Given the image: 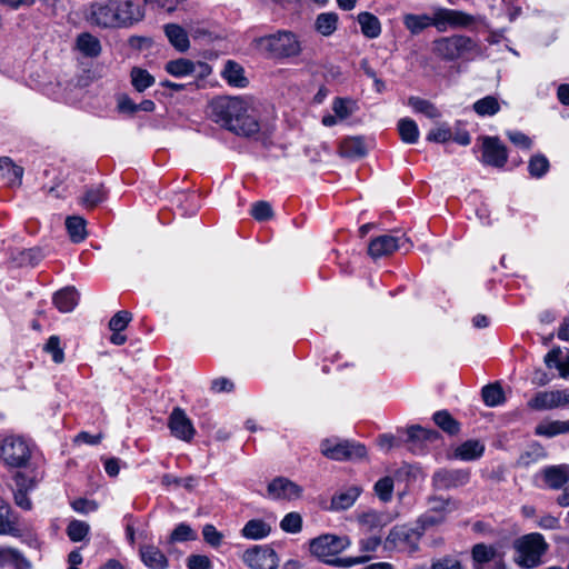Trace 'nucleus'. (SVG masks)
I'll return each instance as SVG.
<instances>
[{
  "instance_id": "nucleus-1",
  "label": "nucleus",
  "mask_w": 569,
  "mask_h": 569,
  "mask_svg": "<svg viewBox=\"0 0 569 569\" xmlns=\"http://www.w3.org/2000/svg\"><path fill=\"white\" fill-rule=\"evenodd\" d=\"M210 110L214 122L237 136L248 138L260 130L258 120L248 114V106L239 97H216L210 102Z\"/></svg>"
},
{
  "instance_id": "nucleus-2",
  "label": "nucleus",
  "mask_w": 569,
  "mask_h": 569,
  "mask_svg": "<svg viewBox=\"0 0 569 569\" xmlns=\"http://www.w3.org/2000/svg\"><path fill=\"white\" fill-rule=\"evenodd\" d=\"M143 17V8L131 0H99L90 4L88 21L101 28H128Z\"/></svg>"
},
{
  "instance_id": "nucleus-3",
  "label": "nucleus",
  "mask_w": 569,
  "mask_h": 569,
  "mask_svg": "<svg viewBox=\"0 0 569 569\" xmlns=\"http://www.w3.org/2000/svg\"><path fill=\"white\" fill-rule=\"evenodd\" d=\"M432 52L446 62L471 61L479 54L480 46L469 36L451 34L436 39L432 42Z\"/></svg>"
},
{
  "instance_id": "nucleus-4",
  "label": "nucleus",
  "mask_w": 569,
  "mask_h": 569,
  "mask_svg": "<svg viewBox=\"0 0 569 569\" xmlns=\"http://www.w3.org/2000/svg\"><path fill=\"white\" fill-rule=\"evenodd\" d=\"M257 48L269 59L282 61L296 58L302 52L298 36L289 30H278L274 33L254 39Z\"/></svg>"
},
{
  "instance_id": "nucleus-5",
  "label": "nucleus",
  "mask_w": 569,
  "mask_h": 569,
  "mask_svg": "<svg viewBox=\"0 0 569 569\" xmlns=\"http://www.w3.org/2000/svg\"><path fill=\"white\" fill-rule=\"evenodd\" d=\"M515 561L520 568L532 569L541 563L548 543L539 532L525 535L515 541Z\"/></svg>"
},
{
  "instance_id": "nucleus-6",
  "label": "nucleus",
  "mask_w": 569,
  "mask_h": 569,
  "mask_svg": "<svg viewBox=\"0 0 569 569\" xmlns=\"http://www.w3.org/2000/svg\"><path fill=\"white\" fill-rule=\"evenodd\" d=\"M36 445L22 436L11 435L0 443V459L11 468H24L28 466Z\"/></svg>"
},
{
  "instance_id": "nucleus-7",
  "label": "nucleus",
  "mask_w": 569,
  "mask_h": 569,
  "mask_svg": "<svg viewBox=\"0 0 569 569\" xmlns=\"http://www.w3.org/2000/svg\"><path fill=\"white\" fill-rule=\"evenodd\" d=\"M321 453L332 460H358L367 456L365 445L338 438L325 439L320 443Z\"/></svg>"
},
{
  "instance_id": "nucleus-8",
  "label": "nucleus",
  "mask_w": 569,
  "mask_h": 569,
  "mask_svg": "<svg viewBox=\"0 0 569 569\" xmlns=\"http://www.w3.org/2000/svg\"><path fill=\"white\" fill-rule=\"evenodd\" d=\"M351 545L348 536L322 535L310 541V551L321 562L331 560L338 553L346 550Z\"/></svg>"
},
{
  "instance_id": "nucleus-9",
  "label": "nucleus",
  "mask_w": 569,
  "mask_h": 569,
  "mask_svg": "<svg viewBox=\"0 0 569 569\" xmlns=\"http://www.w3.org/2000/svg\"><path fill=\"white\" fill-rule=\"evenodd\" d=\"M477 141L480 143L482 164L502 169L508 162V149L498 136H480Z\"/></svg>"
},
{
  "instance_id": "nucleus-10",
  "label": "nucleus",
  "mask_w": 569,
  "mask_h": 569,
  "mask_svg": "<svg viewBox=\"0 0 569 569\" xmlns=\"http://www.w3.org/2000/svg\"><path fill=\"white\" fill-rule=\"evenodd\" d=\"M409 238L405 234H382L373 238L368 246V254L372 259H379L381 257L389 256L397 250L405 249L408 251L411 248Z\"/></svg>"
},
{
  "instance_id": "nucleus-11",
  "label": "nucleus",
  "mask_w": 569,
  "mask_h": 569,
  "mask_svg": "<svg viewBox=\"0 0 569 569\" xmlns=\"http://www.w3.org/2000/svg\"><path fill=\"white\" fill-rule=\"evenodd\" d=\"M469 469L440 468L431 477L435 490H451L466 486L470 481Z\"/></svg>"
},
{
  "instance_id": "nucleus-12",
  "label": "nucleus",
  "mask_w": 569,
  "mask_h": 569,
  "mask_svg": "<svg viewBox=\"0 0 569 569\" xmlns=\"http://www.w3.org/2000/svg\"><path fill=\"white\" fill-rule=\"evenodd\" d=\"M423 532L422 526H397L389 531L386 543L392 547H405L410 552H415L419 549V540Z\"/></svg>"
},
{
  "instance_id": "nucleus-13",
  "label": "nucleus",
  "mask_w": 569,
  "mask_h": 569,
  "mask_svg": "<svg viewBox=\"0 0 569 569\" xmlns=\"http://www.w3.org/2000/svg\"><path fill=\"white\" fill-rule=\"evenodd\" d=\"M242 560L251 569H277L279 566L277 552L269 547L250 548L244 551Z\"/></svg>"
},
{
  "instance_id": "nucleus-14",
  "label": "nucleus",
  "mask_w": 569,
  "mask_h": 569,
  "mask_svg": "<svg viewBox=\"0 0 569 569\" xmlns=\"http://www.w3.org/2000/svg\"><path fill=\"white\" fill-rule=\"evenodd\" d=\"M406 439L401 436H395L392 433H382L378 437L379 448L388 452L393 448H398L403 441H413L416 438L433 439L438 437V432L433 429H406Z\"/></svg>"
},
{
  "instance_id": "nucleus-15",
  "label": "nucleus",
  "mask_w": 569,
  "mask_h": 569,
  "mask_svg": "<svg viewBox=\"0 0 569 569\" xmlns=\"http://www.w3.org/2000/svg\"><path fill=\"white\" fill-rule=\"evenodd\" d=\"M437 12V30L439 32L447 31L450 28H468L475 22V17L463 11L438 8Z\"/></svg>"
},
{
  "instance_id": "nucleus-16",
  "label": "nucleus",
  "mask_w": 569,
  "mask_h": 569,
  "mask_svg": "<svg viewBox=\"0 0 569 569\" xmlns=\"http://www.w3.org/2000/svg\"><path fill=\"white\" fill-rule=\"evenodd\" d=\"M475 569H505L502 560L498 557L497 548L486 543H476L471 549Z\"/></svg>"
},
{
  "instance_id": "nucleus-17",
  "label": "nucleus",
  "mask_w": 569,
  "mask_h": 569,
  "mask_svg": "<svg viewBox=\"0 0 569 569\" xmlns=\"http://www.w3.org/2000/svg\"><path fill=\"white\" fill-rule=\"evenodd\" d=\"M268 497L276 500H295L302 496L303 488L284 477H277L267 487Z\"/></svg>"
},
{
  "instance_id": "nucleus-18",
  "label": "nucleus",
  "mask_w": 569,
  "mask_h": 569,
  "mask_svg": "<svg viewBox=\"0 0 569 569\" xmlns=\"http://www.w3.org/2000/svg\"><path fill=\"white\" fill-rule=\"evenodd\" d=\"M569 403V390L539 391L529 401L533 410H548Z\"/></svg>"
},
{
  "instance_id": "nucleus-19",
  "label": "nucleus",
  "mask_w": 569,
  "mask_h": 569,
  "mask_svg": "<svg viewBox=\"0 0 569 569\" xmlns=\"http://www.w3.org/2000/svg\"><path fill=\"white\" fill-rule=\"evenodd\" d=\"M13 480L16 486L13 490L16 505L23 510H30L32 508V502L28 495L36 488V480L27 477L22 472H17Z\"/></svg>"
},
{
  "instance_id": "nucleus-20",
  "label": "nucleus",
  "mask_w": 569,
  "mask_h": 569,
  "mask_svg": "<svg viewBox=\"0 0 569 569\" xmlns=\"http://www.w3.org/2000/svg\"><path fill=\"white\" fill-rule=\"evenodd\" d=\"M139 556L142 563L149 569H167L169 567L167 556L153 545H141Z\"/></svg>"
},
{
  "instance_id": "nucleus-21",
  "label": "nucleus",
  "mask_w": 569,
  "mask_h": 569,
  "mask_svg": "<svg viewBox=\"0 0 569 569\" xmlns=\"http://www.w3.org/2000/svg\"><path fill=\"white\" fill-rule=\"evenodd\" d=\"M402 22L405 28L412 36H418L429 27H435L437 29V12L435 11L432 16H429L427 13H407L403 16Z\"/></svg>"
},
{
  "instance_id": "nucleus-22",
  "label": "nucleus",
  "mask_w": 569,
  "mask_h": 569,
  "mask_svg": "<svg viewBox=\"0 0 569 569\" xmlns=\"http://www.w3.org/2000/svg\"><path fill=\"white\" fill-rule=\"evenodd\" d=\"M545 483L553 490L561 489L569 481V466L557 465L542 470Z\"/></svg>"
},
{
  "instance_id": "nucleus-23",
  "label": "nucleus",
  "mask_w": 569,
  "mask_h": 569,
  "mask_svg": "<svg viewBox=\"0 0 569 569\" xmlns=\"http://www.w3.org/2000/svg\"><path fill=\"white\" fill-rule=\"evenodd\" d=\"M221 77L229 86L234 88L242 89L249 84V80L244 76L243 67L233 60H228L224 63L223 70L221 71Z\"/></svg>"
},
{
  "instance_id": "nucleus-24",
  "label": "nucleus",
  "mask_w": 569,
  "mask_h": 569,
  "mask_svg": "<svg viewBox=\"0 0 569 569\" xmlns=\"http://www.w3.org/2000/svg\"><path fill=\"white\" fill-rule=\"evenodd\" d=\"M483 452L485 443L477 439H470L455 449L453 457L462 461H473L481 458Z\"/></svg>"
},
{
  "instance_id": "nucleus-25",
  "label": "nucleus",
  "mask_w": 569,
  "mask_h": 569,
  "mask_svg": "<svg viewBox=\"0 0 569 569\" xmlns=\"http://www.w3.org/2000/svg\"><path fill=\"white\" fill-rule=\"evenodd\" d=\"M361 492V487L350 486L332 496L330 508L336 511L347 510L355 505Z\"/></svg>"
},
{
  "instance_id": "nucleus-26",
  "label": "nucleus",
  "mask_w": 569,
  "mask_h": 569,
  "mask_svg": "<svg viewBox=\"0 0 569 569\" xmlns=\"http://www.w3.org/2000/svg\"><path fill=\"white\" fill-rule=\"evenodd\" d=\"M52 302L60 312H71L79 302V292L74 287H64L53 295Z\"/></svg>"
},
{
  "instance_id": "nucleus-27",
  "label": "nucleus",
  "mask_w": 569,
  "mask_h": 569,
  "mask_svg": "<svg viewBox=\"0 0 569 569\" xmlns=\"http://www.w3.org/2000/svg\"><path fill=\"white\" fill-rule=\"evenodd\" d=\"M164 34L177 51L186 52L190 48L188 33L181 26L177 23L166 24Z\"/></svg>"
},
{
  "instance_id": "nucleus-28",
  "label": "nucleus",
  "mask_w": 569,
  "mask_h": 569,
  "mask_svg": "<svg viewBox=\"0 0 569 569\" xmlns=\"http://www.w3.org/2000/svg\"><path fill=\"white\" fill-rule=\"evenodd\" d=\"M339 152L345 158L359 159L368 151L362 137H349L341 141Z\"/></svg>"
},
{
  "instance_id": "nucleus-29",
  "label": "nucleus",
  "mask_w": 569,
  "mask_h": 569,
  "mask_svg": "<svg viewBox=\"0 0 569 569\" xmlns=\"http://www.w3.org/2000/svg\"><path fill=\"white\" fill-rule=\"evenodd\" d=\"M76 48L87 58H97L102 50L100 40L89 32H82L77 37Z\"/></svg>"
},
{
  "instance_id": "nucleus-30",
  "label": "nucleus",
  "mask_w": 569,
  "mask_h": 569,
  "mask_svg": "<svg viewBox=\"0 0 569 569\" xmlns=\"http://www.w3.org/2000/svg\"><path fill=\"white\" fill-rule=\"evenodd\" d=\"M0 567L31 569V562L17 549L0 548Z\"/></svg>"
},
{
  "instance_id": "nucleus-31",
  "label": "nucleus",
  "mask_w": 569,
  "mask_h": 569,
  "mask_svg": "<svg viewBox=\"0 0 569 569\" xmlns=\"http://www.w3.org/2000/svg\"><path fill=\"white\" fill-rule=\"evenodd\" d=\"M0 172L9 184L20 186L22 183L24 169L16 164L10 157H0Z\"/></svg>"
},
{
  "instance_id": "nucleus-32",
  "label": "nucleus",
  "mask_w": 569,
  "mask_h": 569,
  "mask_svg": "<svg viewBox=\"0 0 569 569\" xmlns=\"http://www.w3.org/2000/svg\"><path fill=\"white\" fill-rule=\"evenodd\" d=\"M362 34L368 39H376L381 34L380 20L371 12H360L357 17Z\"/></svg>"
},
{
  "instance_id": "nucleus-33",
  "label": "nucleus",
  "mask_w": 569,
  "mask_h": 569,
  "mask_svg": "<svg viewBox=\"0 0 569 569\" xmlns=\"http://www.w3.org/2000/svg\"><path fill=\"white\" fill-rule=\"evenodd\" d=\"M339 16L336 12H321L315 20V30L323 36L330 37L338 29Z\"/></svg>"
},
{
  "instance_id": "nucleus-34",
  "label": "nucleus",
  "mask_w": 569,
  "mask_h": 569,
  "mask_svg": "<svg viewBox=\"0 0 569 569\" xmlns=\"http://www.w3.org/2000/svg\"><path fill=\"white\" fill-rule=\"evenodd\" d=\"M481 398L488 407H498L506 402V395L499 381L483 386L481 388Z\"/></svg>"
},
{
  "instance_id": "nucleus-35",
  "label": "nucleus",
  "mask_w": 569,
  "mask_h": 569,
  "mask_svg": "<svg viewBox=\"0 0 569 569\" xmlns=\"http://www.w3.org/2000/svg\"><path fill=\"white\" fill-rule=\"evenodd\" d=\"M271 532V527L262 519H251L241 529V535L247 539H263Z\"/></svg>"
},
{
  "instance_id": "nucleus-36",
  "label": "nucleus",
  "mask_w": 569,
  "mask_h": 569,
  "mask_svg": "<svg viewBox=\"0 0 569 569\" xmlns=\"http://www.w3.org/2000/svg\"><path fill=\"white\" fill-rule=\"evenodd\" d=\"M107 199V191L103 184L87 187L79 203L87 208L93 209Z\"/></svg>"
},
{
  "instance_id": "nucleus-37",
  "label": "nucleus",
  "mask_w": 569,
  "mask_h": 569,
  "mask_svg": "<svg viewBox=\"0 0 569 569\" xmlns=\"http://www.w3.org/2000/svg\"><path fill=\"white\" fill-rule=\"evenodd\" d=\"M408 106L411 107L416 113H421L429 119H437L441 117V112L438 108L427 99L410 96L408 98Z\"/></svg>"
},
{
  "instance_id": "nucleus-38",
  "label": "nucleus",
  "mask_w": 569,
  "mask_h": 569,
  "mask_svg": "<svg viewBox=\"0 0 569 569\" xmlns=\"http://www.w3.org/2000/svg\"><path fill=\"white\" fill-rule=\"evenodd\" d=\"M164 70L176 78L192 74L196 71V63L186 58L170 60L164 64Z\"/></svg>"
},
{
  "instance_id": "nucleus-39",
  "label": "nucleus",
  "mask_w": 569,
  "mask_h": 569,
  "mask_svg": "<svg viewBox=\"0 0 569 569\" xmlns=\"http://www.w3.org/2000/svg\"><path fill=\"white\" fill-rule=\"evenodd\" d=\"M87 221L79 216L68 217L66 228L72 242L80 243L87 238Z\"/></svg>"
},
{
  "instance_id": "nucleus-40",
  "label": "nucleus",
  "mask_w": 569,
  "mask_h": 569,
  "mask_svg": "<svg viewBox=\"0 0 569 569\" xmlns=\"http://www.w3.org/2000/svg\"><path fill=\"white\" fill-rule=\"evenodd\" d=\"M545 363L549 369L556 368L561 378H567L569 376V356H567V360L563 361L560 348H552L545 356Z\"/></svg>"
},
{
  "instance_id": "nucleus-41",
  "label": "nucleus",
  "mask_w": 569,
  "mask_h": 569,
  "mask_svg": "<svg viewBox=\"0 0 569 569\" xmlns=\"http://www.w3.org/2000/svg\"><path fill=\"white\" fill-rule=\"evenodd\" d=\"M131 84L138 92H143L154 84V77L146 69L133 67L130 72Z\"/></svg>"
},
{
  "instance_id": "nucleus-42",
  "label": "nucleus",
  "mask_w": 569,
  "mask_h": 569,
  "mask_svg": "<svg viewBox=\"0 0 569 569\" xmlns=\"http://www.w3.org/2000/svg\"><path fill=\"white\" fill-rule=\"evenodd\" d=\"M546 456L547 455L545 448L540 443L533 441L529 443L527 449L519 456L517 466L528 467L529 465L537 462Z\"/></svg>"
},
{
  "instance_id": "nucleus-43",
  "label": "nucleus",
  "mask_w": 569,
  "mask_h": 569,
  "mask_svg": "<svg viewBox=\"0 0 569 569\" xmlns=\"http://www.w3.org/2000/svg\"><path fill=\"white\" fill-rule=\"evenodd\" d=\"M398 131L405 143L413 144L419 139V129L415 120L402 118L398 121Z\"/></svg>"
},
{
  "instance_id": "nucleus-44",
  "label": "nucleus",
  "mask_w": 569,
  "mask_h": 569,
  "mask_svg": "<svg viewBox=\"0 0 569 569\" xmlns=\"http://www.w3.org/2000/svg\"><path fill=\"white\" fill-rule=\"evenodd\" d=\"M473 111L480 117H491L500 111V104L496 97L486 96L477 100L473 106Z\"/></svg>"
},
{
  "instance_id": "nucleus-45",
  "label": "nucleus",
  "mask_w": 569,
  "mask_h": 569,
  "mask_svg": "<svg viewBox=\"0 0 569 569\" xmlns=\"http://www.w3.org/2000/svg\"><path fill=\"white\" fill-rule=\"evenodd\" d=\"M550 169L548 158L542 153L531 156L528 162V172L531 178L541 179Z\"/></svg>"
},
{
  "instance_id": "nucleus-46",
  "label": "nucleus",
  "mask_w": 569,
  "mask_h": 569,
  "mask_svg": "<svg viewBox=\"0 0 569 569\" xmlns=\"http://www.w3.org/2000/svg\"><path fill=\"white\" fill-rule=\"evenodd\" d=\"M395 481L390 476L380 478L373 486L376 496L382 502H389L393 496Z\"/></svg>"
},
{
  "instance_id": "nucleus-47",
  "label": "nucleus",
  "mask_w": 569,
  "mask_h": 569,
  "mask_svg": "<svg viewBox=\"0 0 569 569\" xmlns=\"http://www.w3.org/2000/svg\"><path fill=\"white\" fill-rule=\"evenodd\" d=\"M197 539V532L186 522L179 523L170 533L168 542H186Z\"/></svg>"
},
{
  "instance_id": "nucleus-48",
  "label": "nucleus",
  "mask_w": 569,
  "mask_h": 569,
  "mask_svg": "<svg viewBox=\"0 0 569 569\" xmlns=\"http://www.w3.org/2000/svg\"><path fill=\"white\" fill-rule=\"evenodd\" d=\"M389 521L387 515L373 510L359 516V522L370 529L385 527Z\"/></svg>"
},
{
  "instance_id": "nucleus-49",
  "label": "nucleus",
  "mask_w": 569,
  "mask_h": 569,
  "mask_svg": "<svg viewBox=\"0 0 569 569\" xmlns=\"http://www.w3.org/2000/svg\"><path fill=\"white\" fill-rule=\"evenodd\" d=\"M90 527L81 520H72L67 527V535L73 542L82 541L89 533Z\"/></svg>"
},
{
  "instance_id": "nucleus-50",
  "label": "nucleus",
  "mask_w": 569,
  "mask_h": 569,
  "mask_svg": "<svg viewBox=\"0 0 569 569\" xmlns=\"http://www.w3.org/2000/svg\"><path fill=\"white\" fill-rule=\"evenodd\" d=\"M280 528L288 533H298L302 529V517L298 512H289L280 521Z\"/></svg>"
},
{
  "instance_id": "nucleus-51",
  "label": "nucleus",
  "mask_w": 569,
  "mask_h": 569,
  "mask_svg": "<svg viewBox=\"0 0 569 569\" xmlns=\"http://www.w3.org/2000/svg\"><path fill=\"white\" fill-rule=\"evenodd\" d=\"M371 559V556L369 555H362L358 557H345V558H338L333 557L331 560H325L326 565L333 566V567H340V568H350L357 565H362L368 562Z\"/></svg>"
},
{
  "instance_id": "nucleus-52",
  "label": "nucleus",
  "mask_w": 569,
  "mask_h": 569,
  "mask_svg": "<svg viewBox=\"0 0 569 569\" xmlns=\"http://www.w3.org/2000/svg\"><path fill=\"white\" fill-rule=\"evenodd\" d=\"M43 256L39 248H29L19 252L18 257L14 259L18 261L20 266H37Z\"/></svg>"
},
{
  "instance_id": "nucleus-53",
  "label": "nucleus",
  "mask_w": 569,
  "mask_h": 569,
  "mask_svg": "<svg viewBox=\"0 0 569 569\" xmlns=\"http://www.w3.org/2000/svg\"><path fill=\"white\" fill-rule=\"evenodd\" d=\"M43 351L50 353L56 363H62L64 361V352L60 346V338L58 336L49 337L43 347Z\"/></svg>"
},
{
  "instance_id": "nucleus-54",
  "label": "nucleus",
  "mask_w": 569,
  "mask_h": 569,
  "mask_svg": "<svg viewBox=\"0 0 569 569\" xmlns=\"http://www.w3.org/2000/svg\"><path fill=\"white\" fill-rule=\"evenodd\" d=\"M251 216L257 221H268L273 217V210L268 201H257L251 206Z\"/></svg>"
},
{
  "instance_id": "nucleus-55",
  "label": "nucleus",
  "mask_w": 569,
  "mask_h": 569,
  "mask_svg": "<svg viewBox=\"0 0 569 569\" xmlns=\"http://www.w3.org/2000/svg\"><path fill=\"white\" fill-rule=\"evenodd\" d=\"M132 320V313L127 310L116 312L109 321L111 331H123Z\"/></svg>"
},
{
  "instance_id": "nucleus-56",
  "label": "nucleus",
  "mask_w": 569,
  "mask_h": 569,
  "mask_svg": "<svg viewBox=\"0 0 569 569\" xmlns=\"http://www.w3.org/2000/svg\"><path fill=\"white\" fill-rule=\"evenodd\" d=\"M452 138V130L447 123L440 124L427 134V140L436 143H445Z\"/></svg>"
},
{
  "instance_id": "nucleus-57",
  "label": "nucleus",
  "mask_w": 569,
  "mask_h": 569,
  "mask_svg": "<svg viewBox=\"0 0 569 569\" xmlns=\"http://www.w3.org/2000/svg\"><path fill=\"white\" fill-rule=\"evenodd\" d=\"M167 427H193V425L183 409L174 407L169 416Z\"/></svg>"
},
{
  "instance_id": "nucleus-58",
  "label": "nucleus",
  "mask_w": 569,
  "mask_h": 569,
  "mask_svg": "<svg viewBox=\"0 0 569 569\" xmlns=\"http://www.w3.org/2000/svg\"><path fill=\"white\" fill-rule=\"evenodd\" d=\"M204 541L213 548H218L223 540V535L213 525H206L202 529Z\"/></svg>"
},
{
  "instance_id": "nucleus-59",
  "label": "nucleus",
  "mask_w": 569,
  "mask_h": 569,
  "mask_svg": "<svg viewBox=\"0 0 569 569\" xmlns=\"http://www.w3.org/2000/svg\"><path fill=\"white\" fill-rule=\"evenodd\" d=\"M432 421L436 427H460V423L446 410H438L432 415Z\"/></svg>"
},
{
  "instance_id": "nucleus-60",
  "label": "nucleus",
  "mask_w": 569,
  "mask_h": 569,
  "mask_svg": "<svg viewBox=\"0 0 569 569\" xmlns=\"http://www.w3.org/2000/svg\"><path fill=\"white\" fill-rule=\"evenodd\" d=\"M507 137L515 146L523 150L532 148V140L521 131H507Z\"/></svg>"
},
{
  "instance_id": "nucleus-61",
  "label": "nucleus",
  "mask_w": 569,
  "mask_h": 569,
  "mask_svg": "<svg viewBox=\"0 0 569 569\" xmlns=\"http://www.w3.org/2000/svg\"><path fill=\"white\" fill-rule=\"evenodd\" d=\"M430 569H463V566L457 558L446 556L432 561Z\"/></svg>"
},
{
  "instance_id": "nucleus-62",
  "label": "nucleus",
  "mask_w": 569,
  "mask_h": 569,
  "mask_svg": "<svg viewBox=\"0 0 569 569\" xmlns=\"http://www.w3.org/2000/svg\"><path fill=\"white\" fill-rule=\"evenodd\" d=\"M188 569H212V562L204 555H190L187 558Z\"/></svg>"
},
{
  "instance_id": "nucleus-63",
  "label": "nucleus",
  "mask_w": 569,
  "mask_h": 569,
  "mask_svg": "<svg viewBox=\"0 0 569 569\" xmlns=\"http://www.w3.org/2000/svg\"><path fill=\"white\" fill-rule=\"evenodd\" d=\"M71 507L79 513H89L98 509V503L87 498H78L71 502Z\"/></svg>"
},
{
  "instance_id": "nucleus-64",
  "label": "nucleus",
  "mask_w": 569,
  "mask_h": 569,
  "mask_svg": "<svg viewBox=\"0 0 569 569\" xmlns=\"http://www.w3.org/2000/svg\"><path fill=\"white\" fill-rule=\"evenodd\" d=\"M210 389L216 393L232 392L234 383L229 378L220 377L211 381Z\"/></svg>"
}]
</instances>
